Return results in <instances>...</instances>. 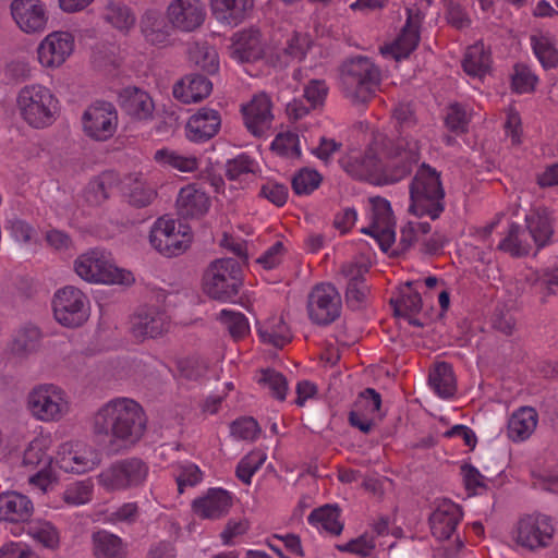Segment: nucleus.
<instances>
[{
    "instance_id": "57",
    "label": "nucleus",
    "mask_w": 558,
    "mask_h": 558,
    "mask_svg": "<svg viewBox=\"0 0 558 558\" xmlns=\"http://www.w3.org/2000/svg\"><path fill=\"white\" fill-rule=\"evenodd\" d=\"M372 223L371 226L395 225L390 203L380 196L372 197Z\"/></svg>"
},
{
    "instance_id": "9",
    "label": "nucleus",
    "mask_w": 558,
    "mask_h": 558,
    "mask_svg": "<svg viewBox=\"0 0 558 558\" xmlns=\"http://www.w3.org/2000/svg\"><path fill=\"white\" fill-rule=\"evenodd\" d=\"M86 302V295L75 287L59 289L52 300L56 320L69 328L82 326L88 317Z\"/></svg>"
},
{
    "instance_id": "10",
    "label": "nucleus",
    "mask_w": 558,
    "mask_h": 558,
    "mask_svg": "<svg viewBox=\"0 0 558 558\" xmlns=\"http://www.w3.org/2000/svg\"><path fill=\"white\" fill-rule=\"evenodd\" d=\"M27 403L35 417L41 421H59L69 410L64 391L52 385L35 387L28 395Z\"/></svg>"
},
{
    "instance_id": "36",
    "label": "nucleus",
    "mask_w": 558,
    "mask_h": 558,
    "mask_svg": "<svg viewBox=\"0 0 558 558\" xmlns=\"http://www.w3.org/2000/svg\"><path fill=\"white\" fill-rule=\"evenodd\" d=\"M537 422L538 414L535 409L531 407L520 408L508 421V437L513 441L527 439L534 433Z\"/></svg>"
},
{
    "instance_id": "38",
    "label": "nucleus",
    "mask_w": 558,
    "mask_h": 558,
    "mask_svg": "<svg viewBox=\"0 0 558 558\" xmlns=\"http://www.w3.org/2000/svg\"><path fill=\"white\" fill-rule=\"evenodd\" d=\"M98 463L97 451L86 446H77V449L69 451L61 459V468L78 474L93 470Z\"/></svg>"
},
{
    "instance_id": "44",
    "label": "nucleus",
    "mask_w": 558,
    "mask_h": 558,
    "mask_svg": "<svg viewBox=\"0 0 558 558\" xmlns=\"http://www.w3.org/2000/svg\"><path fill=\"white\" fill-rule=\"evenodd\" d=\"M340 509L337 505H325L314 509L308 515L310 523H320L330 534L340 535L343 524L339 521Z\"/></svg>"
},
{
    "instance_id": "48",
    "label": "nucleus",
    "mask_w": 558,
    "mask_h": 558,
    "mask_svg": "<svg viewBox=\"0 0 558 558\" xmlns=\"http://www.w3.org/2000/svg\"><path fill=\"white\" fill-rule=\"evenodd\" d=\"M190 60L208 74H214L219 69L218 53L214 47L208 45H197L191 49Z\"/></svg>"
},
{
    "instance_id": "11",
    "label": "nucleus",
    "mask_w": 558,
    "mask_h": 558,
    "mask_svg": "<svg viewBox=\"0 0 558 558\" xmlns=\"http://www.w3.org/2000/svg\"><path fill=\"white\" fill-rule=\"evenodd\" d=\"M307 312L310 319L319 326H327L339 318L341 296L331 283L316 284L308 294Z\"/></svg>"
},
{
    "instance_id": "60",
    "label": "nucleus",
    "mask_w": 558,
    "mask_h": 558,
    "mask_svg": "<svg viewBox=\"0 0 558 558\" xmlns=\"http://www.w3.org/2000/svg\"><path fill=\"white\" fill-rule=\"evenodd\" d=\"M310 48L308 37L304 34L294 33L287 40L286 47L282 49L284 56L292 60H302Z\"/></svg>"
},
{
    "instance_id": "42",
    "label": "nucleus",
    "mask_w": 558,
    "mask_h": 558,
    "mask_svg": "<svg viewBox=\"0 0 558 558\" xmlns=\"http://www.w3.org/2000/svg\"><path fill=\"white\" fill-rule=\"evenodd\" d=\"M429 384L441 398H450L457 390L452 367L446 362L438 363L429 374Z\"/></svg>"
},
{
    "instance_id": "52",
    "label": "nucleus",
    "mask_w": 558,
    "mask_h": 558,
    "mask_svg": "<svg viewBox=\"0 0 558 558\" xmlns=\"http://www.w3.org/2000/svg\"><path fill=\"white\" fill-rule=\"evenodd\" d=\"M156 197L157 191L155 187L140 180H135L131 184L128 193L129 204L136 208L147 207Z\"/></svg>"
},
{
    "instance_id": "25",
    "label": "nucleus",
    "mask_w": 558,
    "mask_h": 558,
    "mask_svg": "<svg viewBox=\"0 0 558 558\" xmlns=\"http://www.w3.org/2000/svg\"><path fill=\"white\" fill-rule=\"evenodd\" d=\"M230 54L239 62H254L263 58L264 44L258 29H244L232 37Z\"/></svg>"
},
{
    "instance_id": "23",
    "label": "nucleus",
    "mask_w": 558,
    "mask_h": 558,
    "mask_svg": "<svg viewBox=\"0 0 558 558\" xmlns=\"http://www.w3.org/2000/svg\"><path fill=\"white\" fill-rule=\"evenodd\" d=\"M168 328V316L155 306L141 307L131 317V332L138 340L161 336Z\"/></svg>"
},
{
    "instance_id": "45",
    "label": "nucleus",
    "mask_w": 558,
    "mask_h": 558,
    "mask_svg": "<svg viewBox=\"0 0 558 558\" xmlns=\"http://www.w3.org/2000/svg\"><path fill=\"white\" fill-rule=\"evenodd\" d=\"M41 332L36 326L20 329L12 342V352L25 356L37 351L40 345Z\"/></svg>"
},
{
    "instance_id": "47",
    "label": "nucleus",
    "mask_w": 558,
    "mask_h": 558,
    "mask_svg": "<svg viewBox=\"0 0 558 558\" xmlns=\"http://www.w3.org/2000/svg\"><path fill=\"white\" fill-rule=\"evenodd\" d=\"M322 181L323 177L317 170L302 168L292 177V191L296 195H310L319 187Z\"/></svg>"
},
{
    "instance_id": "19",
    "label": "nucleus",
    "mask_w": 558,
    "mask_h": 558,
    "mask_svg": "<svg viewBox=\"0 0 558 558\" xmlns=\"http://www.w3.org/2000/svg\"><path fill=\"white\" fill-rule=\"evenodd\" d=\"M166 14L175 31L192 33L204 24L206 8L202 0H171Z\"/></svg>"
},
{
    "instance_id": "32",
    "label": "nucleus",
    "mask_w": 558,
    "mask_h": 558,
    "mask_svg": "<svg viewBox=\"0 0 558 558\" xmlns=\"http://www.w3.org/2000/svg\"><path fill=\"white\" fill-rule=\"evenodd\" d=\"M213 89L211 82L204 75L191 74L175 83L173 96L183 104L198 102Z\"/></svg>"
},
{
    "instance_id": "55",
    "label": "nucleus",
    "mask_w": 558,
    "mask_h": 558,
    "mask_svg": "<svg viewBox=\"0 0 558 558\" xmlns=\"http://www.w3.org/2000/svg\"><path fill=\"white\" fill-rule=\"evenodd\" d=\"M392 117L396 120L398 136H410L405 134V130L416 125V118L411 104H398L392 111Z\"/></svg>"
},
{
    "instance_id": "27",
    "label": "nucleus",
    "mask_w": 558,
    "mask_h": 558,
    "mask_svg": "<svg viewBox=\"0 0 558 558\" xmlns=\"http://www.w3.org/2000/svg\"><path fill=\"white\" fill-rule=\"evenodd\" d=\"M221 124L217 110L201 108L186 123V136L190 141L201 143L213 138Z\"/></svg>"
},
{
    "instance_id": "20",
    "label": "nucleus",
    "mask_w": 558,
    "mask_h": 558,
    "mask_svg": "<svg viewBox=\"0 0 558 558\" xmlns=\"http://www.w3.org/2000/svg\"><path fill=\"white\" fill-rule=\"evenodd\" d=\"M74 38L68 32H53L47 35L37 48L38 60L45 68H59L71 56Z\"/></svg>"
},
{
    "instance_id": "4",
    "label": "nucleus",
    "mask_w": 558,
    "mask_h": 558,
    "mask_svg": "<svg viewBox=\"0 0 558 558\" xmlns=\"http://www.w3.org/2000/svg\"><path fill=\"white\" fill-rule=\"evenodd\" d=\"M21 118L34 129L53 124L59 116V100L50 88L41 84L22 87L16 97Z\"/></svg>"
},
{
    "instance_id": "63",
    "label": "nucleus",
    "mask_w": 558,
    "mask_h": 558,
    "mask_svg": "<svg viewBox=\"0 0 558 558\" xmlns=\"http://www.w3.org/2000/svg\"><path fill=\"white\" fill-rule=\"evenodd\" d=\"M286 252L283 242L277 241L256 259V263L264 269H274L281 263Z\"/></svg>"
},
{
    "instance_id": "50",
    "label": "nucleus",
    "mask_w": 558,
    "mask_h": 558,
    "mask_svg": "<svg viewBox=\"0 0 558 558\" xmlns=\"http://www.w3.org/2000/svg\"><path fill=\"white\" fill-rule=\"evenodd\" d=\"M258 383L267 388L271 396L279 401H283L288 391L287 378L280 372L271 368L263 369Z\"/></svg>"
},
{
    "instance_id": "3",
    "label": "nucleus",
    "mask_w": 558,
    "mask_h": 558,
    "mask_svg": "<svg viewBox=\"0 0 558 558\" xmlns=\"http://www.w3.org/2000/svg\"><path fill=\"white\" fill-rule=\"evenodd\" d=\"M409 210L415 216L437 219L445 209V191L440 173L427 163H422L410 184Z\"/></svg>"
},
{
    "instance_id": "24",
    "label": "nucleus",
    "mask_w": 558,
    "mask_h": 558,
    "mask_svg": "<svg viewBox=\"0 0 558 558\" xmlns=\"http://www.w3.org/2000/svg\"><path fill=\"white\" fill-rule=\"evenodd\" d=\"M140 31L149 45L165 47L171 43L175 29L167 14L156 9H147L140 19Z\"/></svg>"
},
{
    "instance_id": "15",
    "label": "nucleus",
    "mask_w": 558,
    "mask_h": 558,
    "mask_svg": "<svg viewBox=\"0 0 558 558\" xmlns=\"http://www.w3.org/2000/svg\"><path fill=\"white\" fill-rule=\"evenodd\" d=\"M46 449V440L35 438L28 444L23 456V465L32 468L43 465L36 473L28 476V483L38 488H48V486L59 484L58 473Z\"/></svg>"
},
{
    "instance_id": "35",
    "label": "nucleus",
    "mask_w": 558,
    "mask_h": 558,
    "mask_svg": "<svg viewBox=\"0 0 558 558\" xmlns=\"http://www.w3.org/2000/svg\"><path fill=\"white\" fill-rule=\"evenodd\" d=\"M120 183L121 179L117 172L112 170L101 172L87 184L84 194L86 202L94 206L104 204Z\"/></svg>"
},
{
    "instance_id": "61",
    "label": "nucleus",
    "mask_w": 558,
    "mask_h": 558,
    "mask_svg": "<svg viewBox=\"0 0 558 558\" xmlns=\"http://www.w3.org/2000/svg\"><path fill=\"white\" fill-rule=\"evenodd\" d=\"M395 225L368 226L361 230L362 233L375 238L384 252H387L395 242Z\"/></svg>"
},
{
    "instance_id": "2",
    "label": "nucleus",
    "mask_w": 558,
    "mask_h": 558,
    "mask_svg": "<svg viewBox=\"0 0 558 558\" xmlns=\"http://www.w3.org/2000/svg\"><path fill=\"white\" fill-rule=\"evenodd\" d=\"M380 82V70L367 57L347 59L340 66L341 93L355 107L367 105L376 95Z\"/></svg>"
},
{
    "instance_id": "33",
    "label": "nucleus",
    "mask_w": 558,
    "mask_h": 558,
    "mask_svg": "<svg viewBox=\"0 0 558 558\" xmlns=\"http://www.w3.org/2000/svg\"><path fill=\"white\" fill-rule=\"evenodd\" d=\"M254 7V0H210L214 16L221 23L236 26Z\"/></svg>"
},
{
    "instance_id": "16",
    "label": "nucleus",
    "mask_w": 558,
    "mask_h": 558,
    "mask_svg": "<svg viewBox=\"0 0 558 558\" xmlns=\"http://www.w3.org/2000/svg\"><path fill=\"white\" fill-rule=\"evenodd\" d=\"M148 475L147 464L137 458L125 459L112 464L99 475V484L114 488L141 486Z\"/></svg>"
},
{
    "instance_id": "17",
    "label": "nucleus",
    "mask_w": 558,
    "mask_h": 558,
    "mask_svg": "<svg viewBox=\"0 0 558 558\" xmlns=\"http://www.w3.org/2000/svg\"><path fill=\"white\" fill-rule=\"evenodd\" d=\"M10 11L23 33L35 35L46 31L49 17L41 0H12Z\"/></svg>"
},
{
    "instance_id": "62",
    "label": "nucleus",
    "mask_w": 558,
    "mask_h": 558,
    "mask_svg": "<svg viewBox=\"0 0 558 558\" xmlns=\"http://www.w3.org/2000/svg\"><path fill=\"white\" fill-rule=\"evenodd\" d=\"M254 161L247 155H239L226 165V175L229 180H238L243 174L253 172Z\"/></svg>"
},
{
    "instance_id": "49",
    "label": "nucleus",
    "mask_w": 558,
    "mask_h": 558,
    "mask_svg": "<svg viewBox=\"0 0 558 558\" xmlns=\"http://www.w3.org/2000/svg\"><path fill=\"white\" fill-rule=\"evenodd\" d=\"M218 319L234 340H240L250 332L247 318L240 312L222 310Z\"/></svg>"
},
{
    "instance_id": "26",
    "label": "nucleus",
    "mask_w": 558,
    "mask_h": 558,
    "mask_svg": "<svg viewBox=\"0 0 558 558\" xmlns=\"http://www.w3.org/2000/svg\"><path fill=\"white\" fill-rule=\"evenodd\" d=\"M462 518L460 506L444 499L429 515L432 533L439 539H448Z\"/></svg>"
},
{
    "instance_id": "58",
    "label": "nucleus",
    "mask_w": 558,
    "mask_h": 558,
    "mask_svg": "<svg viewBox=\"0 0 558 558\" xmlns=\"http://www.w3.org/2000/svg\"><path fill=\"white\" fill-rule=\"evenodd\" d=\"M537 83V77L534 75L530 68L523 64H517L514 66V73L512 75V87L517 93H529L534 90Z\"/></svg>"
},
{
    "instance_id": "30",
    "label": "nucleus",
    "mask_w": 558,
    "mask_h": 558,
    "mask_svg": "<svg viewBox=\"0 0 558 558\" xmlns=\"http://www.w3.org/2000/svg\"><path fill=\"white\" fill-rule=\"evenodd\" d=\"M121 109L136 120H148L153 117L154 102L151 97L137 87H126L119 95Z\"/></svg>"
},
{
    "instance_id": "8",
    "label": "nucleus",
    "mask_w": 558,
    "mask_h": 558,
    "mask_svg": "<svg viewBox=\"0 0 558 558\" xmlns=\"http://www.w3.org/2000/svg\"><path fill=\"white\" fill-rule=\"evenodd\" d=\"M149 242L151 246L166 257L183 254L191 245L192 234L187 227L173 219L160 217L150 230Z\"/></svg>"
},
{
    "instance_id": "12",
    "label": "nucleus",
    "mask_w": 558,
    "mask_h": 558,
    "mask_svg": "<svg viewBox=\"0 0 558 558\" xmlns=\"http://www.w3.org/2000/svg\"><path fill=\"white\" fill-rule=\"evenodd\" d=\"M554 534L550 518L544 514H526L522 517L515 529V542L529 550L548 547Z\"/></svg>"
},
{
    "instance_id": "37",
    "label": "nucleus",
    "mask_w": 558,
    "mask_h": 558,
    "mask_svg": "<svg viewBox=\"0 0 558 558\" xmlns=\"http://www.w3.org/2000/svg\"><path fill=\"white\" fill-rule=\"evenodd\" d=\"M533 242L526 228L518 223L509 226L507 235L498 244V250L508 253L512 257H523L530 254Z\"/></svg>"
},
{
    "instance_id": "7",
    "label": "nucleus",
    "mask_w": 558,
    "mask_h": 558,
    "mask_svg": "<svg viewBox=\"0 0 558 558\" xmlns=\"http://www.w3.org/2000/svg\"><path fill=\"white\" fill-rule=\"evenodd\" d=\"M243 282L240 263L231 257L211 262L203 276V290L214 300L228 301L239 293Z\"/></svg>"
},
{
    "instance_id": "13",
    "label": "nucleus",
    "mask_w": 558,
    "mask_h": 558,
    "mask_svg": "<svg viewBox=\"0 0 558 558\" xmlns=\"http://www.w3.org/2000/svg\"><path fill=\"white\" fill-rule=\"evenodd\" d=\"M82 121L87 136L96 141H107L117 131L118 112L111 102L96 101L85 110Z\"/></svg>"
},
{
    "instance_id": "6",
    "label": "nucleus",
    "mask_w": 558,
    "mask_h": 558,
    "mask_svg": "<svg viewBox=\"0 0 558 558\" xmlns=\"http://www.w3.org/2000/svg\"><path fill=\"white\" fill-rule=\"evenodd\" d=\"M74 269L87 282L131 286L135 280L131 271L118 268L110 256L98 248L81 254L74 262Z\"/></svg>"
},
{
    "instance_id": "14",
    "label": "nucleus",
    "mask_w": 558,
    "mask_h": 558,
    "mask_svg": "<svg viewBox=\"0 0 558 558\" xmlns=\"http://www.w3.org/2000/svg\"><path fill=\"white\" fill-rule=\"evenodd\" d=\"M341 168L353 179L381 185L383 162L373 146L363 153L351 151L339 160Z\"/></svg>"
},
{
    "instance_id": "53",
    "label": "nucleus",
    "mask_w": 558,
    "mask_h": 558,
    "mask_svg": "<svg viewBox=\"0 0 558 558\" xmlns=\"http://www.w3.org/2000/svg\"><path fill=\"white\" fill-rule=\"evenodd\" d=\"M258 333L263 342L270 343L276 348H282L291 340V335L282 318H279L271 327L260 328Z\"/></svg>"
},
{
    "instance_id": "41",
    "label": "nucleus",
    "mask_w": 558,
    "mask_h": 558,
    "mask_svg": "<svg viewBox=\"0 0 558 558\" xmlns=\"http://www.w3.org/2000/svg\"><path fill=\"white\" fill-rule=\"evenodd\" d=\"M92 541L96 558H123L122 541L117 535L100 530L93 533Z\"/></svg>"
},
{
    "instance_id": "56",
    "label": "nucleus",
    "mask_w": 558,
    "mask_h": 558,
    "mask_svg": "<svg viewBox=\"0 0 558 558\" xmlns=\"http://www.w3.org/2000/svg\"><path fill=\"white\" fill-rule=\"evenodd\" d=\"M368 287L365 283V278H354L350 280L345 290V301L352 310L360 308L366 300Z\"/></svg>"
},
{
    "instance_id": "22",
    "label": "nucleus",
    "mask_w": 558,
    "mask_h": 558,
    "mask_svg": "<svg viewBox=\"0 0 558 558\" xmlns=\"http://www.w3.org/2000/svg\"><path fill=\"white\" fill-rule=\"evenodd\" d=\"M210 206V197L197 183L181 187L175 201L177 215L185 220L203 218Z\"/></svg>"
},
{
    "instance_id": "18",
    "label": "nucleus",
    "mask_w": 558,
    "mask_h": 558,
    "mask_svg": "<svg viewBox=\"0 0 558 558\" xmlns=\"http://www.w3.org/2000/svg\"><path fill=\"white\" fill-rule=\"evenodd\" d=\"M383 416L381 396L375 389L366 388L359 393L348 420L351 426L368 434Z\"/></svg>"
},
{
    "instance_id": "64",
    "label": "nucleus",
    "mask_w": 558,
    "mask_h": 558,
    "mask_svg": "<svg viewBox=\"0 0 558 558\" xmlns=\"http://www.w3.org/2000/svg\"><path fill=\"white\" fill-rule=\"evenodd\" d=\"M258 432V424L253 417L236 420L231 425L232 435L244 440H254Z\"/></svg>"
},
{
    "instance_id": "54",
    "label": "nucleus",
    "mask_w": 558,
    "mask_h": 558,
    "mask_svg": "<svg viewBox=\"0 0 558 558\" xmlns=\"http://www.w3.org/2000/svg\"><path fill=\"white\" fill-rule=\"evenodd\" d=\"M271 149L282 157H300L299 136L295 133H280L271 143Z\"/></svg>"
},
{
    "instance_id": "43",
    "label": "nucleus",
    "mask_w": 558,
    "mask_h": 558,
    "mask_svg": "<svg viewBox=\"0 0 558 558\" xmlns=\"http://www.w3.org/2000/svg\"><path fill=\"white\" fill-rule=\"evenodd\" d=\"M531 45L534 54L546 70L558 66V49L555 40L544 34L532 35Z\"/></svg>"
},
{
    "instance_id": "40",
    "label": "nucleus",
    "mask_w": 558,
    "mask_h": 558,
    "mask_svg": "<svg viewBox=\"0 0 558 558\" xmlns=\"http://www.w3.org/2000/svg\"><path fill=\"white\" fill-rule=\"evenodd\" d=\"M102 19L120 32H129L135 25V14L122 2L109 1L102 11Z\"/></svg>"
},
{
    "instance_id": "31",
    "label": "nucleus",
    "mask_w": 558,
    "mask_h": 558,
    "mask_svg": "<svg viewBox=\"0 0 558 558\" xmlns=\"http://www.w3.org/2000/svg\"><path fill=\"white\" fill-rule=\"evenodd\" d=\"M33 513L31 499L17 490H7L0 495V520L9 522L26 521Z\"/></svg>"
},
{
    "instance_id": "1",
    "label": "nucleus",
    "mask_w": 558,
    "mask_h": 558,
    "mask_svg": "<svg viewBox=\"0 0 558 558\" xmlns=\"http://www.w3.org/2000/svg\"><path fill=\"white\" fill-rule=\"evenodd\" d=\"M142 407L132 399L117 398L101 405L92 416L93 434L113 448L135 445L146 430Z\"/></svg>"
},
{
    "instance_id": "46",
    "label": "nucleus",
    "mask_w": 558,
    "mask_h": 558,
    "mask_svg": "<svg viewBox=\"0 0 558 558\" xmlns=\"http://www.w3.org/2000/svg\"><path fill=\"white\" fill-rule=\"evenodd\" d=\"M414 284L413 281H408L405 288L408 292L401 291V294L397 299H391L390 304L393 307L396 316L409 317L412 314H416L422 308V298L417 291H412L411 288Z\"/></svg>"
},
{
    "instance_id": "51",
    "label": "nucleus",
    "mask_w": 558,
    "mask_h": 558,
    "mask_svg": "<svg viewBox=\"0 0 558 558\" xmlns=\"http://www.w3.org/2000/svg\"><path fill=\"white\" fill-rule=\"evenodd\" d=\"M155 159L169 165L181 172H193L198 168V159L196 157L183 156L168 149L157 150Z\"/></svg>"
},
{
    "instance_id": "21",
    "label": "nucleus",
    "mask_w": 558,
    "mask_h": 558,
    "mask_svg": "<svg viewBox=\"0 0 558 558\" xmlns=\"http://www.w3.org/2000/svg\"><path fill=\"white\" fill-rule=\"evenodd\" d=\"M272 102L266 93H258L245 105L241 111L246 129L254 136H263L270 128L274 120Z\"/></svg>"
},
{
    "instance_id": "34",
    "label": "nucleus",
    "mask_w": 558,
    "mask_h": 558,
    "mask_svg": "<svg viewBox=\"0 0 558 558\" xmlns=\"http://www.w3.org/2000/svg\"><path fill=\"white\" fill-rule=\"evenodd\" d=\"M420 23V16H413L412 10L409 9L405 25L402 27L395 43L388 47L395 59L400 60L408 58L416 49L421 38Z\"/></svg>"
},
{
    "instance_id": "39",
    "label": "nucleus",
    "mask_w": 558,
    "mask_h": 558,
    "mask_svg": "<svg viewBox=\"0 0 558 558\" xmlns=\"http://www.w3.org/2000/svg\"><path fill=\"white\" fill-rule=\"evenodd\" d=\"M490 64V52L485 48L483 43H476L470 46L462 61L465 73L478 77L489 72Z\"/></svg>"
},
{
    "instance_id": "28",
    "label": "nucleus",
    "mask_w": 558,
    "mask_h": 558,
    "mask_svg": "<svg viewBox=\"0 0 558 558\" xmlns=\"http://www.w3.org/2000/svg\"><path fill=\"white\" fill-rule=\"evenodd\" d=\"M233 499L229 490H207L193 500L192 509L202 519L216 520L225 517L232 507Z\"/></svg>"
},
{
    "instance_id": "59",
    "label": "nucleus",
    "mask_w": 558,
    "mask_h": 558,
    "mask_svg": "<svg viewBox=\"0 0 558 558\" xmlns=\"http://www.w3.org/2000/svg\"><path fill=\"white\" fill-rule=\"evenodd\" d=\"M328 95V86L324 80H311L304 87V98L312 109L322 107Z\"/></svg>"
},
{
    "instance_id": "29",
    "label": "nucleus",
    "mask_w": 558,
    "mask_h": 558,
    "mask_svg": "<svg viewBox=\"0 0 558 558\" xmlns=\"http://www.w3.org/2000/svg\"><path fill=\"white\" fill-rule=\"evenodd\" d=\"M553 213L546 207H539L525 217V228L537 250L551 242L554 234Z\"/></svg>"
},
{
    "instance_id": "5",
    "label": "nucleus",
    "mask_w": 558,
    "mask_h": 558,
    "mask_svg": "<svg viewBox=\"0 0 558 558\" xmlns=\"http://www.w3.org/2000/svg\"><path fill=\"white\" fill-rule=\"evenodd\" d=\"M380 150L383 163V184H393L407 178L420 160V144L412 136L383 137Z\"/></svg>"
}]
</instances>
